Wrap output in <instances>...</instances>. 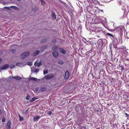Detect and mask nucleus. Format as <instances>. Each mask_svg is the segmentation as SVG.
Here are the masks:
<instances>
[{"mask_svg": "<svg viewBox=\"0 0 129 129\" xmlns=\"http://www.w3.org/2000/svg\"><path fill=\"white\" fill-rule=\"evenodd\" d=\"M30 54L29 52H27L25 53H23L21 54L20 58L21 59H23L27 57Z\"/></svg>", "mask_w": 129, "mask_h": 129, "instance_id": "nucleus-1", "label": "nucleus"}, {"mask_svg": "<svg viewBox=\"0 0 129 129\" xmlns=\"http://www.w3.org/2000/svg\"><path fill=\"white\" fill-rule=\"evenodd\" d=\"M54 75L52 74H49L46 75L45 77V78L47 80H49L53 77Z\"/></svg>", "mask_w": 129, "mask_h": 129, "instance_id": "nucleus-2", "label": "nucleus"}, {"mask_svg": "<svg viewBox=\"0 0 129 129\" xmlns=\"http://www.w3.org/2000/svg\"><path fill=\"white\" fill-rule=\"evenodd\" d=\"M11 122L10 120H9L8 122L7 123L6 127L7 128V129H10L11 128V127L10 126V125L11 124Z\"/></svg>", "mask_w": 129, "mask_h": 129, "instance_id": "nucleus-3", "label": "nucleus"}, {"mask_svg": "<svg viewBox=\"0 0 129 129\" xmlns=\"http://www.w3.org/2000/svg\"><path fill=\"white\" fill-rule=\"evenodd\" d=\"M53 55L55 57H56L58 56L59 53H58L56 51H54L52 53Z\"/></svg>", "mask_w": 129, "mask_h": 129, "instance_id": "nucleus-4", "label": "nucleus"}, {"mask_svg": "<svg viewBox=\"0 0 129 129\" xmlns=\"http://www.w3.org/2000/svg\"><path fill=\"white\" fill-rule=\"evenodd\" d=\"M69 76V72L68 71H66L65 73V78L66 79H68Z\"/></svg>", "mask_w": 129, "mask_h": 129, "instance_id": "nucleus-5", "label": "nucleus"}, {"mask_svg": "<svg viewBox=\"0 0 129 129\" xmlns=\"http://www.w3.org/2000/svg\"><path fill=\"white\" fill-rule=\"evenodd\" d=\"M40 116H35L34 118V120L35 121H37L38 120L39 118L41 117Z\"/></svg>", "mask_w": 129, "mask_h": 129, "instance_id": "nucleus-6", "label": "nucleus"}, {"mask_svg": "<svg viewBox=\"0 0 129 129\" xmlns=\"http://www.w3.org/2000/svg\"><path fill=\"white\" fill-rule=\"evenodd\" d=\"M9 67V65L7 64H5L2 67V70H4L7 69Z\"/></svg>", "mask_w": 129, "mask_h": 129, "instance_id": "nucleus-7", "label": "nucleus"}, {"mask_svg": "<svg viewBox=\"0 0 129 129\" xmlns=\"http://www.w3.org/2000/svg\"><path fill=\"white\" fill-rule=\"evenodd\" d=\"M42 64L41 61L38 63L36 61L34 63V65L35 66H37L38 67H39L41 66Z\"/></svg>", "mask_w": 129, "mask_h": 129, "instance_id": "nucleus-8", "label": "nucleus"}, {"mask_svg": "<svg viewBox=\"0 0 129 129\" xmlns=\"http://www.w3.org/2000/svg\"><path fill=\"white\" fill-rule=\"evenodd\" d=\"M59 49L60 51L62 54H64L66 53V52L62 48H60Z\"/></svg>", "mask_w": 129, "mask_h": 129, "instance_id": "nucleus-9", "label": "nucleus"}, {"mask_svg": "<svg viewBox=\"0 0 129 129\" xmlns=\"http://www.w3.org/2000/svg\"><path fill=\"white\" fill-rule=\"evenodd\" d=\"M29 80H34L36 81H38L39 80V79L34 77L30 78H29Z\"/></svg>", "mask_w": 129, "mask_h": 129, "instance_id": "nucleus-10", "label": "nucleus"}, {"mask_svg": "<svg viewBox=\"0 0 129 129\" xmlns=\"http://www.w3.org/2000/svg\"><path fill=\"white\" fill-rule=\"evenodd\" d=\"M52 18L54 19H55L56 18V16L55 13L53 11L52 12Z\"/></svg>", "mask_w": 129, "mask_h": 129, "instance_id": "nucleus-11", "label": "nucleus"}, {"mask_svg": "<svg viewBox=\"0 0 129 129\" xmlns=\"http://www.w3.org/2000/svg\"><path fill=\"white\" fill-rule=\"evenodd\" d=\"M40 53V51L39 50H37L33 54V56H35L36 55H38Z\"/></svg>", "mask_w": 129, "mask_h": 129, "instance_id": "nucleus-12", "label": "nucleus"}, {"mask_svg": "<svg viewBox=\"0 0 129 129\" xmlns=\"http://www.w3.org/2000/svg\"><path fill=\"white\" fill-rule=\"evenodd\" d=\"M13 78L18 80H20L21 79V78L17 76H15Z\"/></svg>", "mask_w": 129, "mask_h": 129, "instance_id": "nucleus-13", "label": "nucleus"}, {"mask_svg": "<svg viewBox=\"0 0 129 129\" xmlns=\"http://www.w3.org/2000/svg\"><path fill=\"white\" fill-rule=\"evenodd\" d=\"M58 49V47L55 46H54L52 47L51 49L53 50H57Z\"/></svg>", "mask_w": 129, "mask_h": 129, "instance_id": "nucleus-14", "label": "nucleus"}, {"mask_svg": "<svg viewBox=\"0 0 129 129\" xmlns=\"http://www.w3.org/2000/svg\"><path fill=\"white\" fill-rule=\"evenodd\" d=\"M19 118V120L20 121H22L24 120L23 118L22 117H21L20 114H18Z\"/></svg>", "mask_w": 129, "mask_h": 129, "instance_id": "nucleus-15", "label": "nucleus"}, {"mask_svg": "<svg viewBox=\"0 0 129 129\" xmlns=\"http://www.w3.org/2000/svg\"><path fill=\"white\" fill-rule=\"evenodd\" d=\"M41 90L42 91L44 92L46 91V89L45 87L43 86L41 88Z\"/></svg>", "mask_w": 129, "mask_h": 129, "instance_id": "nucleus-16", "label": "nucleus"}, {"mask_svg": "<svg viewBox=\"0 0 129 129\" xmlns=\"http://www.w3.org/2000/svg\"><path fill=\"white\" fill-rule=\"evenodd\" d=\"M30 95L28 94H27L26 97V99L27 100H28L30 99Z\"/></svg>", "mask_w": 129, "mask_h": 129, "instance_id": "nucleus-17", "label": "nucleus"}, {"mask_svg": "<svg viewBox=\"0 0 129 129\" xmlns=\"http://www.w3.org/2000/svg\"><path fill=\"white\" fill-rule=\"evenodd\" d=\"M10 7L11 8L14 9L16 10H17L18 9L17 7L15 6H11Z\"/></svg>", "mask_w": 129, "mask_h": 129, "instance_id": "nucleus-18", "label": "nucleus"}, {"mask_svg": "<svg viewBox=\"0 0 129 129\" xmlns=\"http://www.w3.org/2000/svg\"><path fill=\"white\" fill-rule=\"evenodd\" d=\"M26 64L30 66H31L32 65V63L31 62H27L26 63Z\"/></svg>", "mask_w": 129, "mask_h": 129, "instance_id": "nucleus-19", "label": "nucleus"}, {"mask_svg": "<svg viewBox=\"0 0 129 129\" xmlns=\"http://www.w3.org/2000/svg\"><path fill=\"white\" fill-rule=\"evenodd\" d=\"M36 99L35 98H33L30 101V102H32L35 101V100Z\"/></svg>", "mask_w": 129, "mask_h": 129, "instance_id": "nucleus-20", "label": "nucleus"}, {"mask_svg": "<svg viewBox=\"0 0 129 129\" xmlns=\"http://www.w3.org/2000/svg\"><path fill=\"white\" fill-rule=\"evenodd\" d=\"M41 2L42 5L43 6L45 4V2L43 0L41 1Z\"/></svg>", "mask_w": 129, "mask_h": 129, "instance_id": "nucleus-21", "label": "nucleus"}, {"mask_svg": "<svg viewBox=\"0 0 129 129\" xmlns=\"http://www.w3.org/2000/svg\"><path fill=\"white\" fill-rule=\"evenodd\" d=\"M58 63L60 64H62L63 63V62L62 61H59Z\"/></svg>", "mask_w": 129, "mask_h": 129, "instance_id": "nucleus-22", "label": "nucleus"}, {"mask_svg": "<svg viewBox=\"0 0 129 129\" xmlns=\"http://www.w3.org/2000/svg\"><path fill=\"white\" fill-rule=\"evenodd\" d=\"M47 39H43L41 41V43H43L44 42H45L46 41Z\"/></svg>", "mask_w": 129, "mask_h": 129, "instance_id": "nucleus-23", "label": "nucleus"}, {"mask_svg": "<svg viewBox=\"0 0 129 129\" xmlns=\"http://www.w3.org/2000/svg\"><path fill=\"white\" fill-rule=\"evenodd\" d=\"M120 68H121L120 70H121V71H123L124 69V68L123 66H121V67H120Z\"/></svg>", "mask_w": 129, "mask_h": 129, "instance_id": "nucleus-24", "label": "nucleus"}, {"mask_svg": "<svg viewBox=\"0 0 129 129\" xmlns=\"http://www.w3.org/2000/svg\"><path fill=\"white\" fill-rule=\"evenodd\" d=\"M4 9H7V10H10V7H4Z\"/></svg>", "mask_w": 129, "mask_h": 129, "instance_id": "nucleus-25", "label": "nucleus"}, {"mask_svg": "<svg viewBox=\"0 0 129 129\" xmlns=\"http://www.w3.org/2000/svg\"><path fill=\"white\" fill-rule=\"evenodd\" d=\"M48 73L47 70L46 71L45 70L44 71L43 73L44 75H45V74H47Z\"/></svg>", "mask_w": 129, "mask_h": 129, "instance_id": "nucleus-26", "label": "nucleus"}, {"mask_svg": "<svg viewBox=\"0 0 129 129\" xmlns=\"http://www.w3.org/2000/svg\"><path fill=\"white\" fill-rule=\"evenodd\" d=\"M107 35L108 36L112 37H113V35L109 33H107Z\"/></svg>", "mask_w": 129, "mask_h": 129, "instance_id": "nucleus-27", "label": "nucleus"}, {"mask_svg": "<svg viewBox=\"0 0 129 129\" xmlns=\"http://www.w3.org/2000/svg\"><path fill=\"white\" fill-rule=\"evenodd\" d=\"M56 41V39H53L52 41V42L53 43H55V42Z\"/></svg>", "mask_w": 129, "mask_h": 129, "instance_id": "nucleus-28", "label": "nucleus"}, {"mask_svg": "<svg viewBox=\"0 0 129 129\" xmlns=\"http://www.w3.org/2000/svg\"><path fill=\"white\" fill-rule=\"evenodd\" d=\"M6 121V119L5 118H3L2 119V121L3 122H5Z\"/></svg>", "mask_w": 129, "mask_h": 129, "instance_id": "nucleus-29", "label": "nucleus"}, {"mask_svg": "<svg viewBox=\"0 0 129 129\" xmlns=\"http://www.w3.org/2000/svg\"><path fill=\"white\" fill-rule=\"evenodd\" d=\"M39 69H36L35 70L34 72H38L39 71Z\"/></svg>", "mask_w": 129, "mask_h": 129, "instance_id": "nucleus-30", "label": "nucleus"}, {"mask_svg": "<svg viewBox=\"0 0 129 129\" xmlns=\"http://www.w3.org/2000/svg\"><path fill=\"white\" fill-rule=\"evenodd\" d=\"M15 67V66L14 65L12 64V65L11 66L10 68H13Z\"/></svg>", "mask_w": 129, "mask_h": 129, "instance_id": "nucleus-31", "label": "nucleus"}, {"mask_svg": "<svg viewBox=\"0 0 129 129\" xmlns=\"http://www.w3.org/2000/svg\"><path fill=\"white\" fill-rule=\"evenodd\" d=\"M20 63H17L16 64V65L17 66L19 67V66H20Z\"/></svg>", "mask_w": 129, "mask_h": 129, "instance_id": "nucleus-32", "label": "nucleus"}, {"mask_svg": "<svg viewBox=\"0 0 129 129\" xmlns=\"http://www.w3.org/2000/svg\"><path fill=\"white\" fill-rule=\"evenodd\" d=\"M35 70V69L34 67H33V68L31 69V71H32L34 72Z\"/></svg>", "mask_w": 129, "mask_h": 129, "instance_id": "nucleus-33", "label": "nucleus"}, {"mask_svg": "<svg viewBox=\"0 0 129 129\" xmlns=\"http://www.w3.org/2000/svg\"><path fill=\"white\" fill-rule=\"evenodd\" d=\"M35 90L37 92L38 91V88H35Z\"/></svg>", "mask_w": 129, "mask_h": 129, "instance_id": "nucleus-34", "label": "nucleus"}, {"mask_svg": "<svg viewBox=\"0 0 129 129\" xmlns=\"http://www.w3.org/2000/svg\"><path fill=\"white\" fill-rule=\"evenodd\" d=\"M11 51H12L13 53H14V52L15 51V50L14 49V50H12Z\"/></svg>", "mask_w": 129, "mask_h": 129, "instance_id": "nucleus-35", "label": "nucleus"}, {"mask_svg": "<svg viewBox=\"0 0 129 129\" xmlns=\"http://www.w3.org/2000/svg\"><path fill=\"white\" fill-rule=\"evenodd\" d=\"M2 59L1 58H0V63L2 61Z\"/></svg>", "mask_w": 129, "mask_h": 129, "instance_id": "nucleus-36", "label": "nucleus"}, {"mask_svg": "<svg viewBox=\"0 0 129 129\" xmlns=\"http://www.w3.org/2000/svg\"><path fill=\"white\" fill-rule=\"evenodd\" d=\"M51 112L50 111H49V113H51Z\"/></svg>", "mask_w": 129, "mask_h": 129, "instance_id": "nucleus-37", "label": "nucleus"}, {"mask_svg": "<svg viewBox=\"0 0 129 129\" xmlns=\"http://www.w3.org/2000/svg\"><path fill=\"white\" fill-rule=\"evenodd\" d=\"M125 114H126V115L127 116V115H128H128H127V113H125Z\"/></svg>", "mask_w": 129, "mask_h": 129, "instance_id": "nucleus-38", "label": "nucleus"}, {"mask_svg": "<svg viewBox=\"0 0 129 129\" xmlns=\"http://www.w3.org/2000/svg\"><path fill=\"white\" fill-rule=\"evenodd\" d=\"M119 66L120 67H121V66L120 64L119 65Z\"/></svg>", "mask_w": 129, "mask_h": 129, "instance_id": "nucleus-39", "label": "nucleus"}, {"mask_svg": "<svg viewBox=\"0 0 129 129\" xmlns=\"http://www.w3.org/2000/svg\"><path fill=\"white\" fill-rule=\"evenodd\" d=\"M2 69V67H1V66H0V69Z\"/></svg>", "mask_w": 129, "mask_h": 129, "instance_id": "nucleus-40", "label": "nucleus"}, {"mask_svg": "<svg viewBox=\"0 0 129 129\" xmlns=\"http://www.w3.org/2000/svg\"><path fill=\"white\" fill-rule=\"evenodd\" d=\"M101 12H103V10H101Z\"/></svg>", "mask_w": 129, "mask_h": 129, "instance_id": "nucleus-41", "label": "nucleus"}, {"mask_svg": "<svg viewBox=\"0 0 129 129\" xmlns=\"http://www.w3.org/2000/svg\"><path fill=\"white\" fill-rule=\"evenodd\" d=\"M48 114H49V115H50L51 114V113H47Z\"/></svg>", "mask_w": 129, "mask_h": 129, "instance_id": "nucleus-42", "label": "nucleus"}, {"mask_svg": "<svg viewBox=\"0 0 129 129\" xmlns=\"http://www.w3.org/2000/svg\"><path fill=\"white\" fill-rule=\"evenodd\" d=\"M120 30H122V28H120Z\"/></svg>", "mask_w": 129, "mask_h": 129, "instance_id": "nucleus-43", "label": "nucleus"}, {"mask_svg": "<svg viewBox=\"0 0 129 129\" xmlns=\"http://www.w3.org/2000/svg\"><path fill=\"white\" fill-rule=\"evenodd\" d=\"M107 105H108H108H109V104H107Z\"/></svg>", "mask_w": 129, "mask_h": 129, "instance_id": "nucleus-44", "label": "nucleus"}, {"mask_svg": "<svg viewBox=\"0 0 129 129\" xmlns=\"http://www.w3.org/2000/svg\"><path fill=\"white\" fill-rule=\"evenodd\" d=\"M1 113H0V115H1Z\"/></svg>", "mask_w": 129, "mask_h": 129, "instance_id": "nucleus-45", "label": "nucleus"}]
</instances>
